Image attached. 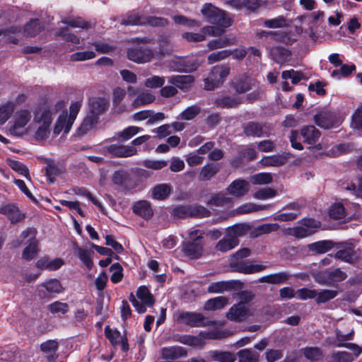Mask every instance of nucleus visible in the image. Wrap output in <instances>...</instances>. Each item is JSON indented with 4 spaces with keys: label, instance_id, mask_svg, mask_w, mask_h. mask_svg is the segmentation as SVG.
I'll return each instance as SVG.
<instances>
[{
    "label": "nucleus",
    "instance_id": "f257e3e1",
    "mask_svg": "<svg viewBox=\"0 0 362 362\" xmlns=\"http://www.w3.org/2000/svg\"><path fill=\"white\" fill-rule=\"evenodd\" d=\"M83 98L80 97L77 100L71 102L69 107V114L64 111L58 117L54 127V134H59L62 131L68 133L74 124L77 115L82 106Z\"/></svg>",
    "mask_w": 362,
    "mask_h": 362
},
{
    "label": "nucleus",
    "instance_id": "f03ea898",
    "mask_svg": "<svg viewBox=\"0 0 362 362\" xmlns=\"http://www.w3.org/2000/svg\"><path fill=\"white\" fill-rule=\"evenodd\" d=\"M201 13L209 23L214 25L230 27L233 23V17L229 13L211 3H206L202 6Z\"/></svg>",
    "mask_w": 362,
    "mask_h": 362
},
{
    "label": "nucleus",
    "instance_id": "7ed1b4c3",
    "mask_svg": "<svg viewBox=\"0 0 362 362\" xmlns=\"http://www.w3.org/2000/svg\"><path fill=\"white\" fill-rule=\"evenodd\" d=\"M52 112L45 108H40L35 114L34 122L38 124L35 134V138L37 141H42L48 138L49 134V126L52 120Z\"/></svg>",
    "mask_w": 362,
    "mask_h": 362
},
{
    "label": "nucleus",
    "instance_id": "20e7f679",
    "mask_svg": "<svg viewBox=\"0 0 362 362\" xmlns=\"http://www.w3.org/2000/svg\"><path fill=\"white\" fill-rule=\"evenodd\" d=\"M226 337L223 331L211 332L208 333L201 332L197 336L182 335L175 339L181 344L195 347H203L206 339H218Z\"/></svg>",
    "mask_w": 362,
    "mask_h": 362
},
{
    "label": "nucleus",
    "instance_id": "39448f33",
    "mask_svg": "<svg viewBox=\"0 0 362 362\" xmlns=\"http://www.w3.org/2000/svg\"><path fill=\"white\" fill-rule=\"evenodd\" d=\"M230 73L228 66H215L211 70L209 77L204 79L206 90H213L221 84Z\"/></svg>",
    "mask_w": 362,
    "mask_h": 362
},
{
    "label": "nucleus",
    "instance_id": "423d86ee",
    "mask_svg": "<svg viewBox=\"0 0 362 362\" xmlns=\"http://www.w3.org/2000/svg\"><path fill=\"white\" fill-rule=\"evenodd\" d=\"M30 112L27 110L17 111L13 117V124L10 127L9 132L12 135L21 136L25 132V126L30 120Z\"/></svg>",
    "mask_w": 362,
    "mask_h": 362
},
{
    "label": "nucleus",
    "instance_id": "0eeeda50",
    "mask_svg": "<svg viewBox=\"0 0 362 362\" xmlns=\"http://www.w3.org/2000/svg\"><path fill=\"white\" fill-rule=\"evenodd\" d=\"M253 315L254 312L250 307H245L241 303H235L230 308L226 313V317L230 321L243 322Z\"/></svg>",
    "mask_w": 362,
    "mask_h": 362
},
{
    "label": "nucleus",
    "instance_id": "6e6552de",
    "mask_svg": "<svg viewBox=\"0 0 362 362\" xmlns=\"http://www.w3.org/2000/svg\"><path fill=\"white\" fill-rule=\"evenodd\" d=\"M127 58L137 64H144L150 62L154 52L147 47L137 46L129 48L127 52Z\"/></svg>",
    "mask_w": 362,
    "mask_h": 362
},
{
    "label": "nucleus",
    "instance_id": "1a4fd4ad",
    "mask_svg": "<svg viewBox=\"0 0 362 362\" xmlns=\"http://www.w3.org/2000/svg\"><path fill=\"white\" fill-rule=\"evenodd\" d=\"M315 124L323 129L336 128L341 124L340 117L332 112L323 111L314 117Z\"/></svg>",
    "mask_w": 362,
    "mask_h": 362
},
{
    "label": "nucleus",
    "instance_id": "9d476101",
    "mask_svg": "<svg viewBox=\"0 0 362 362\" xmlns=\"http://www.w3.org/2000/svg\"><path fill=\"white\" fill-rule=\"evenodd\" d=\"M177 320L192 327L214 325V322L206 321L205 317L199 313L184 312L179 315Z\"/></svg>",
    "mask_w": 362,
    "mask_h": 362
},
{
    "label": "nucleus",
    "instance_id": "9b49d317",
    "mask_svg": "<svg viewBox=\"0 0 362 362\" xmlns=\"http://www.w3.org/2000/svg\"><path fill=\"white\" fill-rule=\"evenodd\" d=\"M300 135L303 141L309 145H313L315 150H321L322 145L317 144L321 136L320 132L313 125L303 127L300 129Z\"/></svg>",
    "mask_w": 362,
    "mask_h": 362
},
{
    "label": "nucleus",
    "instance_id": "f8f14e48",
    "mask_svg": "<svg viewBox=\"0 0 362 362\" xmlns=\"http://www.w3.org/2000/svg\"><path fill=\"white\" fill-rule=\"evenodd\" d=\"M187 349L180 346H165L160 349L161 358L170 361H176L175 360L187 357Z\"/></svg>",
    "mask_w": 362,
    "mask_h": 362
},
{
    "label": "nucleus",
    "instance_id": "ddd939ff",
    "mask_svg": "<svg viewBox=\"0 0 362 362\" xmlns=\"http://www.w3.org/2000/svg\"><path fill=\"white\" fill-rule=\"evenodd\" d=\"M106 151L118 158H127L137 153V149L133 146H125L119 144H111L106 147Z\"/></svg>",
    "mask_w": 362,
    "mask_h": 362
},
{
    "label": "nucleus",
    "instance_id": "4468645a",
    "mask_svg": "<svg viewBox=\"0 0 362 362\" xmlns=\"http://www.w3.org/2000/svg\"><path fill=\"white\" fill-rule=\"evenodd\" d=\"M89 113L98 117L104 114L109 106V100L104 97H93L88 100Z\"/></svg>",
    "mask_w": 362,
    "mask_h": 362
},
{
    "label": "nucleus",
    "instance_id": "2eb2a0df",
    "mask_svg": "<svg viewBox=\"0 0 362 362\" xmlns=\"http://www.w3.org/2000/svg\"><path fill=\"white\" fill-rule=\"evenodd\" d=\"M234 271L243 274H255L262 272L267 268L266 265L254 264L251 262L240 261L231 264Z\"/></svg>",
    "mask_w": 362,
    "mask_h": 362
},
{
    "label": "nucleus",
    "instance_id": "dca6fc26",
    "mask_svg": "<svg viewBox=\"0 0 362 362\" xmlns=\"http://www.w3.org/2000/svg\"><path fill=\"white\" fill-rule=\"evenodd\" d=\"M249 182L243 179L235 180L226 189L229 194L238 198L245 195L249 192Z\"/></svg>",
    "mask_w": 362,
    "mask_h": 362
},
{
    "label": "nucleus",
    "instance_id": "f3484780",
    "mask_svg": "<svg viewBox=\"0 0 362 362\" xmlns=\"http://www.w3.org/2000/svg\"><path fill=\"white\" fill-rule=\"evenodd\" d=\"M133 212L144 219H149L153 214V209L149 202L139 200L132 204Z\"/></svg>",
    "mask_w": 362,
    "mask_h": 362
},
{
    "label": "nucleus",
    "instance_id": "a211bd4d",
    "mask_svg": "<svg viewBox=\"0 0 362 362\" xmlns=\"http://www.w3.org/2000/svg\"><path fill=\"white\" fill-rule=\"evenodd\" d=\"M174 65H170V67L174 71L182 72H192L195 71L199 64L198 62L193 59H177L176 61L173 62Z\"/></svg>",
    "mask_w": 362,
    "mask_h": 362
},
{
    "label": "nucleus",
    "instance_id": "6ab92c4d",
    "mask_svg": "<svg viewBox=\"0 0 362 362\" xmlns=\"http://www.w3.org/2000/svg\"><path fill=\"white\" fill-rule=\"evenodd\" d=\"M0 213L7 216L12 223L21 221L25 218V214L21 213L14 204H6L1 206Z\"/></svg>",
    "mask_w": 362,
    "mask_h": 362
},
{
    "label": "nucleus",
    "instance_id": "aec40b11",
    "mask_svg": "<svg viewBox=\"0 0 362 362\" xmlns=\"http://www.w3.org/2000/svg\"><path fill=\"white\" fill-rule=\"evenodd\" d=\"M264 126L255 122H250L243 126V132L247 136L262 137L269 136Z\"/></svg>",
    "mask_w": 362,
    "mask_h": 362
},
{
    "label": "nucleus",
    "instance_id": "412c9836",
    "mask_svg": "<svg viewBox=\"0 0 362 362\" xmlns=\"http://www.w3.org/2000/svg\"><path fill=\"white\" fill-rule=\"evenodd\" d=\"M182 251L190 259H198L202 255L203 246L199 242H188L183 244Z\"/></svg>",
    "mask_w": 362,
    "mask_h": 362
},
{
    "label": "nucleus",
    "instance_id": "4be33fe9",
    "mask_svg": "<svg viewBox=\"0 0 362 362\" xmlns=\"http://www.w3.org/2000/svg\"><path fill=\"white\" fill-rule=\"evenodd\" d=\"M64 264V261L60 258L51 259L47 257H44L36 262V267L41 269L55 271L59 269Z\"/></svg>",
    "mask_w": 362,
    "mask_h": 362
},
{
    "label": "nucleus",
    "instance_id": "5701e85b",
    "mask_svg": "<svg viewBox=\"0 0 362 362\" xmlns=\"http://www.w3.org/2000/svg\"><path fill=\"white\" fill-rule=\"evenodd\" d=\"M168 83L176 88H187L194 81V77L190 75H176L168 77Z\"/></svg>",
    "mask_w": 362,
    "mask_h": 362
},
{
    "label": "nucleus",
    "instance_id": "b1692460",
    "mask_svg": "<svg viewBox=\"0 0 362 362\" xmlns=\"http://www.w3.org/2000/svg\"><path fill=\"white\" fill-rule=\"evenodd\" d=\"M290 276L288 273L283 272L264 276L259 279V281L271 284H281L286 282Z\"/></svg>",
    "mask_w": 362,
    "mask_h": 362
},
{
    "label": "nucleus",
    "instance_id": "393cba45",
    "mask_svg": "<svg viewBox=\"0 0 362 362\" xmlns=\"http://www.w3.org/2000/svg\"><path fill=\"white\" fill-rule=\"evenodd\" d=\"M236 43V38L232 35H226L223 37L213 40L209 42L207 47L209 49H217L228 46L233 45Z\"/></svg>",
    "mask_w": 362,
    "mask_h": 362
},
{
    "label": "nucleus",
    "instance_id": "a878e982",
    "mask_svg": "<svg viewBox=\"0 0 362 362\" xmlns=\"http://www.w3.org/2000/svg\"><path fill=\"white\" fill-rule=\"evenodd\" d=\"M58 347L59 344L56 340H47L40 345V350L46 356L47 359L52 361L57 357L56 352Z\"/></svg>",
    "mask_w": 362,
    "mask_h": 362
},
{
    "label": "nucleus",
    "instance_id": "bb28decb",
    "mask_svg": "<svg viewBox=\"0 0 362 362\" xmlns=\"http://www.w3.org/2000/svg\"><path fill=\"white\" fill-rule=\"evenodd\" d=\"M279 228L280 226L278 223H263L253 228L250 232V236L257 238L262 235L276 232Z\"/></svg>",
    "mask_w": 362,
    "mask_h": 362
},
{
    "label": "nucleus",
    "instance_id": "cd10ccee",
    "mask_svg": "<svg viewBox=\"0 0 362 362\" xmlns=\"http://www.w3.org/2000/svg\"><path fill=\"white\" fill-rule=\"evenodd\" d=\"M234 288V283L230 281H221L211 283L207 288L210 293H220Z\"/></svg>",
    "mask_w": 362,
    "mask_h": 362
},
{
    "label": "nucleus",
    "instance_id": "c85d7f7f",
    "mask_svg": "<svg viewBox=\"0 0 362 362\" xmlns=\"http://www.w3.org/2000/svg\"><path fill=\"white\" fill-rule=\"evenodd\" d=\"M171 186L167 183L156 185L152 189V197L157 200H164L171 193Z\"/></svg>",
    "mask_w": 362,
    "mask_h": 362
},
{
    "label": "nucleus",
    "instance_id": "c756f323",
    "mask_svg": "<svg viewBox=\"0 0 362 362\" xmlns=\"http://www.w3.org/2000/svg\"><path fill=\"white\" fill-rule=\"evenodd\" d=\"M43 29V26L37 18L31 19L23 28V33L27 37H35Z\"/></svg>",
    "mask_w": 362,
    "mask_h": 362
},
{
    "label": "nucleus",
    "instance_id": "7c9ffc66",
    "mask_svg": "<svg viewBox=\"0 0 362 362\" xmlns=\"http://www.w3.org/2000/svg\"><path fill=\"white\" fill-rule=\"evenodd\" d=\"M238 244L239 240L233 239L226 233L225 237L217 243L216 249L221 252H226L235 247Z\"/></svg>",
    "mask_w": 362,
    "mask_h": 362
},
{
    "label": "nucleus",
    "instance_id": "2f4dec72",
    "mask_svg": "<svg viewBox=\"0 0 362 362\" xmlns=\"http://www.w3.org/2000/svg\"><path fill=\"white\" fill-rule=\"evenodd\" d=\"M240 103L242 101L238 97L223 96L217 98L215 100L216 106L223 108L235 107Z\"/></svg>",
    "mask_w": 362,
    "mask_h": 362
},
{
    "label": "nucleus",
    "instance_id": "473e14b6",
    "mask_svg": "<svg viewBox=\"0 0 362 362\" xmlns=\"http://www.w3.org/2000/svg\"><path fill=\"white\" fill-rule=\"evenodd\" d=\"M112 181L115 185L127 187L130 182V175L124 170H118L112 175Z\"/></svg>",
    "mask_w": 362,
    "mask_h": 362
},
{
    "label": "nucleus",
    "instance_id": "72a5a7b5",
    "mask_svg": "<svg viewBox=\"0 0 362 362\" xmlns=\"http://www.w3.org/2000/svg\"><path fill=\"white\" fill-rule=\"evenodd\" d=\"M238 362H258L259 354L251 349H244L237 353Z\"/></svg>",
    "mask_w": 362,
    "mask_h": 362
},
{
    "label": "nucleus",
    "instance_id": "f704fd0d",
    "mask_svg": "<svg viewBox=\"0 0 362 362\" xmlns=\"http://www.w3.org/2000/svg\"><path fill=\"white\" fill-rule=\"evenodd\" d=\"M155 96L147 91L139 93L136 98L132 103L133 108H139L141 106H144L153 103L155 100Z\"/></svg>",
    "mask_w": 362,
    "mask_h": 362
},
{
    "label": "nucleus",
    "instance_id": "c9c22d12",
    "mask_svg": "<svg viewBox=\"0 0 362 362\" xmlns=\"http://www.w3.org/2000/svg\"><path fill=\"white\" fill-rule=\"evenodd\" d=\"M219 170L218 164L209 163L205 165L199 175V180L206 181L214 177Z\"/></svg>",
    "mask_w": 362,
    "mask_h": 362
},
{
    "label": "nucleus",
    "instance_id": "e433bc0d",
    "mask_svg": "<svg viewBox=\"0 0 362 362\" xmlns=\"http://www.w3.org/2000/svg\"><path fill=\"white\" fill-rule=\"evenodd\" d=\"M98 122V117L88 112L84 118L82 124L78 127V132L79 134H84L92 129Z\"/></svg>",
    "mask_w": 362,
    "mask_h": 362
},
{
    "label": "nucleus",
    "instance_id": "4c0bfd02",
    "mask_svg": "<svg viewBox=\"0 0 362 362\" xmlns=\"http://www.w3.org/2000/svg\"><path fill=\"white\" fill-rule=\"evenodd\" d=\"M121 23L124 25H142L146 24V17L136 13H131L122 18Z\"/></svg>",
    "mask_w": 362,
    "mask_h": 362
},
{
    "label": "nucleus",
    "instance_id": "58836bf2",
    "mask_svg": "<svg viewBox=\"0 0 362 362\" xmlns=\"http://www.w3.org/2000/svg\"><path fill=\"white\" fill-rule=\"evenodd\" d=\"M334 246L331 240H321L311 243L308 245L309 250L318 254H322L330 250Z\"/></svg>",
    "mask_w": 362,
    "mask_h": 362
},
{
    "label": "nucleus",
    "instance_id": "ea45409f",
    "mask_svg": "<svg viewBox=\"0 0 362 362\" xmlns=\"http://www.w3.org/2000/svg\"><path fill=\"white\" fill-rule=\"evenodd\" d=\"M228 304V299L223 296H218L208 300L205 305L204 309L206 310H215L224 308Z\"/></svg>",
    "mask_w": 362,
    "mask_h": 362
},
{
    "label": "nucleus",
    "instance_id": "a19ab883",
    "mask_svg": "<svg viewBox=\"0 0 362 362\" xmlns=\"http://www.w3.org/2000/svg\"><path fill=\"white\" fill-rule=\"evenodd\" d=\"M76 251L80 260L83 262V263L86 266V267L88 269H91L93 265V262L92 261V256L93 255V252L91 250H85L78 246L76 247Z\"/></svg>",
    "mask_w": 362,
    "mask_h": 362
},
{
    "label": "nucleus",
    "instance_id": "79ce46f5",
    "mask_svg": "<svg viewBox=\"0 0 362 362\" xmlns=\"http://www.w3.org/2000/svg\"><path fill=\"white\" fill-rule=\"evenodd\" d=\"M21 32L20 28L13 26L6 29H0V36H3L7 42L16 44L18 40L16 37V35Z\"/></svg>",
    "mask_w": 362,
    "mask_h": 362
},
{
    "label": "nucleus",
    "instance_id": "37998d69",
    "mask_svg": "<svg viewBox=\"0 0 362 362\" xmlns=\"http://www.w3.org/2000/svg\"><path fill=\"white\" fill-rule=\"evenodd\" d=\"M136 296L146 305L151 306L154 303L153 296L146 286H142L139 287L136 291Z\"/></svg>",
    "mask_w": 362,
    "mask_h": 362
},
{
    "label": "nucleus",
    "instance_id": "c03bdc74",
    "mask_svg": "<svg viewBox=\"0 0 362 362\" xmlns=\"http://www.w3.org/2000/svg\"><path fill=\"white\" fill-rule=\"evenodd\" d=\"M303 356L311 362H317L322 358V351L318 347H305L303 350Z\"/></svg>",
    "mask_w": 362,
    "mask_h": 362
},
{
    "label": "nucleus",
    "instance_id": "a18cd8bd",
    "mask_svg": "<svg viewBox=\"0 0 362 362\" xmlns=\"http://www.w3.org/2000/svg\"><path fill=\"white\" fill-rule=\"evenodd\" d=\"M6 163L14 171L23 175L27 180L30 181L31 179L29 175V170L25 165L19 161L13 160L10 158L6 160Z\"/></svg>",
    "mask_w": 362,
    "mask_h": 362
},
{
    "label": "nucleus",
    "instance_id": "49530a36",
    "mask_svg": "<svg viewBox=\"0 0 362 362\" xmlns=\"http://www.w3.org/2000/svg\"><path fill=\"white\" fill-rule=\"evenodd\" d=\"M354 357L347 351H334L329 356L328 362H353Z\"/></svg>",
    "mask_w": 362,
    "mask_h": 362
},
{
    "label": "nucleus",
    "instance_id": "de8ad7c7",
    "mask_svg": "<svg viewBox=\"0 0 362 362\" xmlns=\"http://www.w3.org/2000/svg\"><path fill=\"white\" fill-rule=\"evenodd\" d=\"M38 252V242L37 240H31L28 243L26 247L22 253V258L25 260L30 261L34 258Z\"/></svg>",
    "mask_w": 362,
    "mask_h": 362
},
{
    "label": "nucleus",
    "instance_id": "09e8293b",
    "mask_svg": "<svg viewBox=\"0 0 362 362\" xmlns=\"http://www.w3.org/2000/svg\"><path fill=\"white\" fill-rule=\"evenodd\" d=\"M61 22L72 28L88 29L90 26L88 22L85 21L81 18L66 17L62 18Z\"/></svg>",
    "mask_w": 362,
    "mask_h": 362
},
{
    "label": "nucleus",
    "instance_id": "8fccbe9b",
    "mask_svg": "<svg viewBox=\"0 0 362 362\" xmlns=\"http://www.w3.org/2000/svg\"><path fill=\"white\" fill-rule=\"evenodd\" d=\"M49 293H60L64 291L60 281L57 279H51L43 282L41 285Z\"/></svg>",
    "mask_w": 362,
    "mask_h": 362
},
{
    "label": "nucleus",
    "instance_id": "3c124183",
    "mask_svg": "<svg viewBox=\"0 0 362 362\" xmlns=\"http://www.w3.org/2000/svg\"><path fill=\"white\" fill-rule=\"evenodd\" d=\"M337 291L335 290L330 289H322L319 292L317 291V296L315 297V301L317 303H326L333 298H334L337 296Z\"/></svg>",
    "mask_w": 362,
    "mask_h": 362
},
{
    "label": "nucleus",
    "instance_id": "603ef678",
    "mask_svg": "<svg viewBox=\"0 0 362 362\" xmlns=\"http://www.w3.org/2000/svg\"><path fill=\"white\" fill-rule=\"evenodd\" d=\"M227 28L228 27L221 26L220 25H206L202 28V32L204 34V37L206 35L218 37L223 34L225 29Z\"/></svg>",
    "mask_w": 362,
    "mask_h": 362
},
{
    "label": "nucleus",
    "instance_id": "864d4df0",
    "mask_svg": "<svg viewBox=\"0 0 362 362\" xmlns=\"http://www.w3.org/2000/svg\"><path fill=\"white\" fill-rule=\"evenodd\" d=\"M336 334V344L337 347H344L347 343L345 341L351 340L354 337V332L351 329L349 333L344 334L340 329L335 330Z\"/></svg>",
    "mask_w": 362,
    "mask_h": 362
},
{
    "label": "nucleus",
    "instance_id": "5fc2aeb1",
    "mask_svg": "<svg viewBox=\"0 0 362 362\" xmlns=\"http://www.w3.org/2000/svg\"><path fill=\"white\" fill-rule=\"evenodd\" d=\"M231 199L226 196L223 193L214 194L211 197V199L207 202L209 205H214L217 206H223L225 204H229Z\"/></svg>",
    "mask_w": 362,
    "mask_h": 362
},
{
    "label": "nucleus",
    "instance_id": "6e6d98bb",
    "mask_svg": "<svg viewBox=\"0 0 362 362\" xmlns=\"http://www.w3.org/2000/svg\"><path fill=\"white\" fill-rule=\"evenodd\" d=\"M14 103L8 102L0 106V124H4L10 117L14 110Z\"/></svg>",
    "mask_w": 362,
    "mask_h": 362
},
{
    "label": "nucleus",
    "instance_id": "4d7b16f0",
    "mask_svg": "<svg viewBox=\"0 0 362 362\" xmlns=\"http://www.w3.org/2000/svg\"><path fill=\"white\" fill-rule=\"evenodd\" d=\"M286 19L283 16H279L272 19H266L263 25L268 28H281L286 25Z\"/></svg>",
    "mask_w": 362,
    "mask_h": 362
},
{
    "label": "nucleus",
    "instance_id": "13d9d810",
    "mask_svg": "<svg viewBox=\"0 0 362 362\" xmlns=\"http://www.w3.org/2000/svg\"><path fill=\"white\" fill-rule=\"evenodd\" d=\"M334 257L348 263H353L356 259L355 252L351 249L339 250Z\"/></svg>",
    "mask_w": 362,
    "mask_h": 362
},
{
    "label": "nucleus",
    "instance_id": "bf43d9fd",
    "mask_svg": "<svg viewBox=\"0 0 362 362\" xmlns=\"http://www.w3.org/2000/svg\"><path fill=\"white\" fill-rule=\"evenodd\" d=\"M259 163L264 166H280L284 163V158L280 156H264L260 161Z\"/></svg>",
    "mask_w": 362,
    "mask_h": 362
},
{
    "label": "nucleus",
    "instance_id": "052dcab7",
    "mask_svg": "<svg viewBox=\"0 0 362 362\" xmlns=\"http://www.w3.org/2000/svg\"><path fill=\"white\" fill-rule=\"evenodd\" d=\"M250 180L254 185H267L272 182V176L270 173H261L251 176Z\"/></svg>",
    "mask_w": 362,
    "mask_h": 362
},
{
    "label": "nucleus",
    "instance_id": "680f3d73",
    "mask_svg": "<svg viewBox=\"0 0 362 362\" xmlns=\"http://www.w3.org/2000/svg\"><path fill=\"white\" fill-rule=\"evenodd\" d=\"M189 206V217L204 218L210 216L211 212L203 206L193 205Z\"/></svg>",
    "mask_w": 362,
    "mask_h": 362
},
{
    "label": "nucleus",
    "instance_id": "e2e57ef3",
    "mask_svg": "<svg viewBox=\"0 0 362 362\" xmlns=\"http://www.w3.org/2000/svg\"><path fill=\"white\" fill-rule=\"evenodd\" d=\"M356 69V66L354 64L347 65V64H341V68L339 69H335L332 72V76L337 78L338 79L341 77L348 76Z\"/></svg>",
    "mask_w": 362,
    "mask_h": 362
},
{
    "label": "nucleus",
    "instance_id": "0e129e2a",
    "mask_svg": "<svg viewBox=\"0 0 362 362\" xmlns=\"http://www.w3.org/2000/svg\"><path fill=\"white\" fill-rule=\"evenodd\" d=\"M200 112L201 108L199 106L197 105H192L183 110L180 115V118L184 120H191L198 115Z\"/></svg>",
    "mask_w": 362,
    "mask_h": 362
},
{
    "label": "nucleus",
    "instance_id": "69168bd1",
    "mask_svg": "<svg viewBox=\"0 0 362 362\" xmlns=\"http://www.w3.org/2000/svg\"><path fill=\"white\" fill-rule=\"evenodd\" d=\"M165 78L156 75L147 78L144 81V86L148 88H161L165 83Z\"/></svg>",
    "mask_w": 362,
    "mask_h": 362
},
{
    "label": "nucleus",
    "instance_id": "338daca9",
    "mask_svg": "<svg viewBox=\"0 0 362 362\" xmlns=\"http://www.w3.org/2000/svg\"><path fill=\"white\" fill-rule=\"evenodd\" d=\"M48 309L52 314L61 313L64 315L69 311V307L66 303L55 301L48 305Z\"/></svg>",
    "mask_w": 362,
    "mask_h": 362
},
{
    "label": "nucleus",
    "instance_id": "774afa93",
    "mask_svg": "<svg viewBox=\"0 0 362 362\" xmlns=\"http://www.w3.org/2000/svg\"><path fill=\"white\" fill-rule=\"evenodd\" d=\"M329 216L334 219H341L345 216V209L342 204L335 203L329 209Z\"/></svg>",
    "mask_w": 362,
    "mask_h": 362
}]
</instances>
